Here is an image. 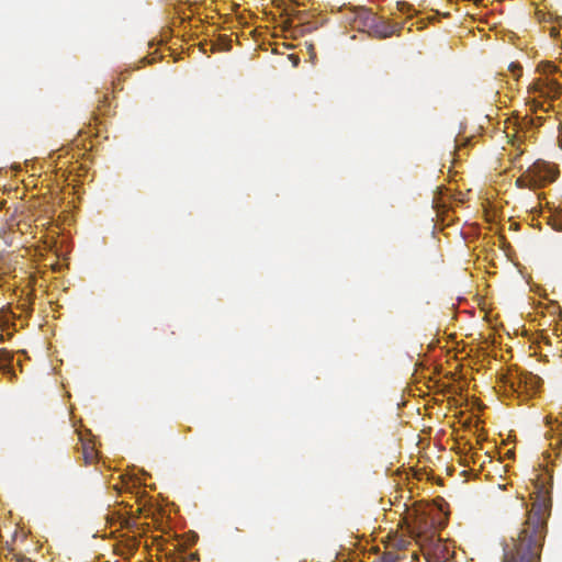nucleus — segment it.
Masks as SVG:
<instances>
[{"mask_svg":"<svg viewBox=\"0 0 562 562\" xmlns=\"http://www.w3.org/2000/svg\"><path fill=\"white\" fill-rule=\"evenodd\" d=\"M546 532V507L533 504L524 528L503 542L502 562H537Z\"/></svg>","mask_w":562,"mask_h":562,"instance_id":"1","label":"nucleus"},{"mask_svg":"<svg viewBox=\"0 0 562 562\" xmlns=\"http://www.w3.org/2000/svg\"><path fill=\"white\" fill-rule=\"evenodd\" d=\"M541 71L543 72V76L536 79L529 86V93L533 95L531 108L535 112L538 110L548 111V109H544L543 103L538 99H544L546 101L554 100L558 99L562 92L561 83L557 79L550 77L551 74L557 71V66L551 63H547L541 66Z\"/></svg>","mask_w":562,"mask_h":562,"instance_id":"2","label":"nucleus"},{"mask_svg":"<svg viewBox=\"0 0 562 562\" xmlns=\"http://www.w3.org/2000/svg\"><path fill=\"white\" fill-rule=\"evenodd\" d=\"M555 178L554 166L543 160H537L516 180V183L519 188L537 189L553 182Z\"/></svg>","mask_w":562,"mask_h":562,"instance_id":"3","label":"nucleus"},{"mask_svg":"<svg viewBox=\"0 0 562 562\" xmlns=\"http://www.w3.org/2000/svg\"><path fill=\"white\" fill-rule=\"evenodd\" d=\"M359 18L364 21V25L371 29V34L379 38L391 36L395 29L392 24L368 10H362Z\"/></svg>","mask_w":562,"mask_h":562,"instance_id":"4","label":"nucleus"},{"mask_svg":"<svg viewBox=\"0 0 562 562\" xmlns=\"http://www.w3.org/2000/svg\"><path fill=\"white\" fill-rule=\"evenodd\" d=\"M521 383H524L525 385V389L527 391H538L542 381L539 376L532 374V373H527L525 375L521 376Z\"/></svg>","mask_w":562,"mask_h":562,"instance_id":"5","label":"nucleus"},{"mask_svg":"<svg viewBox=\"0 0 562 562\" xmlns=\"http://www.w3.org/2000/svg\"><path fill=\"white\" fill-rule=\"evenodd\" d=\"M550 225L554 231L562 232V209L551 216Z\"/></svg>","mask_w":562,"mask_h":562,"instance_id":"6","label":"nucleus"},{"mask_svg":"<svg viewBox=\"0 0 562 562\" xmlns=\"http://www.w3.org/2000/svg\"><path fill=\"white\" fill-rule=\"evenodd\" d=\"M509 71L513 74L514 78H518L521 75V67L518 64H510Z\"/></svg>","mask_w":562,"mask_h":562,"instance_id":"7","label":"nucleus"},{"mask_svg":"<svg viewBox=\"0 0 562 562\" xmlns=\"http://www.w3.org/2000/svg\"><path fill=\"white\" fill-rule=\"evenodd\" d=\"M397 557H395L393 553L389 552L385 553L383 557V562H396Z\"/></svg>","mask_w":562,"mask_h":562,"instance_id":"8","label":"nucleus"},{"mask_svg":"<svg viewBox=\"0 0 562 562\" xmlns=\"http://www.w3.org/2000/svg\"><path fill=\"white\" fill-rule=\"evenodd\" d=\"M558 142H559L560 148L562 149V124L560 125V128H559Z\"/></svg>","mask_w":562,"mask_h":562,"instance_id":"9","label":"nucleus"},{"mask_svg":"<svg viewBox=\"0 0 562 562\" xmlns=\"http://www.w3.org/2000/svg\"><path fill=\"white\" fill-rule=\"evenodd\" d=\"M308 52H310V55H311V59H314V58H315V53H314V47H313V45H310V46H308Z\"/></svg>","mask_w":562,"mask_h":562,"instance_id":"10","label":"nucleus"},{"mask_svg":"<svg viewBox=\"0 0 562 562\" xmlns=\"http://www.w3.org/2000/svg\"><path fill=\"white\" fill-rule=\"evenodd\" d=\"M291 58H293V59H292V63L294 64V66H296V65H297V63H299V58H297V57H295V58H294V56H293V55H291Z\"/></svg>","mask_w":562,"mask_h":562,"instance_id":"11","label":"nucleus"},{"mask_svg":"<svg viewBox=\"0 0 562 562\" xmlns=\"http://www.w3.org/2000/svg\"><path fill=\"white\" fill-rule=\"evenodd\" d=\"M560 427H562V423H559V424L557 425V428H558V429H559Z\"/></svg>","mask_w":562,"mask_h":562,"instance_id":"12","label":"nucleus"}]
</instances>
